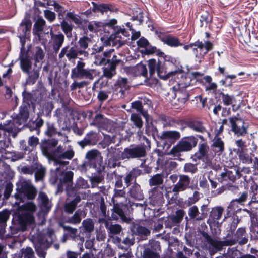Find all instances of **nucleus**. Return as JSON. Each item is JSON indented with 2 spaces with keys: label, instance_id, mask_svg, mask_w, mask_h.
I'll use <instances>...</instances> for the list:
<instances>
[{
  "label": "nucleus",
  "instance_id": "obj_1",
  "mask_svg": "<svg viewBox=\"0 0 258 258\" xmlns=\"http://www.w3.org/2000/svg\"><path fill=\"white\" fill-rule=\"evenodd\" d=\"M197 142L198 139L193 136L182 138L171 149L169 154L173 155L174 156H178L181 152L190 151L194 147L196 146Z\"/></svg>",
  "mask_w": 258,
  "mask_h": 258
},
{
  "label": "nucleus",
  "instance_id": "obj_2",
  "mask_svg": "<svg viewBox=\"0 0 258 258\" xmlns=\"http://www.w3.org/2000/svg\"><path fill=\"white\" fill-rule=\"evenodd\" d=\"M18 193L15 195L16 199L22 198L32 200L35 198L37 191L29 180H22L18 185Z\"/></svg>",
  "mask_w": 258,
  "mask_h": 258
},
{
  "label": "nucleus",
  "instance_id": "obj_3",
  "mask_svg": "<svg viewBox=\"0 0 258 258\" xmlns=\"http://www.w3.org/2000/svg\"><path fill=\"white\" fill-rule=\"evenodd\" d=\"M85 63L78 61L75 68L72 69L71 78L72 79H87L92 80L94 78V70L91 69H85Z\"/></svg>",
  "mask_w": 258,
  "mask_h": 258
},
{
  "label": "nucleus",
  "instance_id": "obj_4",
  "mask_svg": "<svg viewBox=\"0 0 258 258\" xmlns=\"http://www.w3.org/2000/svg\"><path fill=\"white\" fill-rule=\"evenodd\" d=\"M23 212L19 216L20 222L23 225L31 224L34 221L33 213L36 211L37 207L31 202H27L22 206Z\"/></svg>",
  "mask_w": 258,
  "mask_h": 258
},
{
  "label": "nucleus",
  "instance_id": "obj_5",
  "mask_svg": "<svg viewBox=\"0 0 258 258\" xmlns=\"http://www.w3.org/2000/svg\"><path fill=\"white\" fill-rule=\"evenodd\" d=\"M146 152L144 146L131 145L125 148L120 155L121 159L139 158L146 156Z\"/></svg>",
  "mask_w": 258,
  "mask_h": 258
},
{
  "label": "nucleus",
  "instance_id": "obj_6",
  "mask_svg": "<svg viewBox=\"0 0 258 258\" xmlns=\"http://www.w3.org/2000/svg\"><path fill=\"white\" fill-rule=\"evenodd\" d=\"M74 154L73 149L71 146H69L66 150L62 146L59 145L56 148V151L53 155L54 161L56 164L66 165L68 162L61 161V159L70 160L73 158Z\"/></svg>",
  "mask_w": 258,
  "mask_h": 258
},
{
  "label": "nucleus",
  "instance_id": "obj_7",
  "mask_svg": "<svg viewBox=\"0 0 258 258\" xmlns=\"http://www.w3.org/2000/svg\"><path fill=\"white\" fill-rule=\"evenodd\" d=\"M29 117L28 109L26 107H21L20 110V113L17 118L13 120V121H10L8 125L0 124V129L7 131L8 132H12L16 127L17 125H20L25 122Z\"/></svg>",
  "mask_w": 258,
  "mask_h": 258
},
{
  "label": "nucleus",
  "instance_id": "obj_8",
  "mask_svg": "<svg viewBox=\"0 0 258 258\" xmlns=\"http://www.w3.org/2000/svg\"><path fill=\"white\" fill-rule=\"evenodd\" d=\"M206 239L207 243L210 245L209 250L211 255L213 254L217 251L220 250L223 246L233 245L237 242V240L235 239L219 241L211 238L208 235H206Z\"/></svg>",
  "mask_w": 258,
  "mask_h": 258
},
{
  "label": "nucleus",
  "instance_id": "obj_9",
  "mask_svg": "<svg viewBox=\"0 0 258 258\" xmlns=\"http://www.w3.org/2000/svg\"><path fill=\"white\" fill-rule=\"evenodd\" d=\"M192 51L197 58H203L205 55L213 49V44L209 41H197L194 43Z\"/></svg>",
  "mask_w": 258,
  "mask_h": 258
},
{
  "label": "nucleus",
  "instance_id": "obj_10",
  "mask_svg": "<svg viewBox=\"0 0 258 258\" xmlns=\"http://www.w3.org/2000/svg\"><path fill=\"white\" fill-rule=\"evenodd\" d=\"M232 131L237 136H243L247 133V126L240 118L232 117L229 119Z\"/></svg>",
  "mask_w": 258,
  "mask_h": 258
},
{
  "label": "nucleus",
  "instance_id": "obj_11",
  "mask_svg": "<svg viewBox=\"0 0 258 258\" xmlns=\"http://www.w3.org/2000/svg\"><path fill=\"white\" fill-rule=\"evenodd\" d=\"M46 24L45 20L42 17H38L36 20L33 28V34L35 39L42 44H45L46 40L43 38L42 31Z\"/></svg>",
  "mask_w": 258,
  "mask_h": 258
},
{
  "label": "nucleus",
  "instance_id": "obj_12",
  "mask_svg": "<svg viewBox=\"0 0 258 258\" xmlns=\"http://www.w3.org/2000/svg\"><path fill=\"white\" fill-rule=\"evenodd\" d=\"M81 53H83V51H79L77 45L75 44L71 47L67 46L63 47L59 54L58 57L59 58L62 59L66 56L70 60L76 59L78 56H81Z\"/></svg>",
  "mask_w": 258,
  "mask_h": 258
},
{
  "label": "nucleus",
  "instance_id": "obj_13",
  "mask_svg": "<svg viewBox=\"0 0 258 258\" xmlns=\"http://www.w3.org/2000/svg\"><path fill=\"white\" fill-rule=\"evenodd\" d=\"M58 144V140L56 139L48 140L44 142L41 146V148L43 154L46 156L54 160V152L56 151V149H53V148L56 146Z\"/></svg>",
  "mask_w": 258,
  "mask_h": 258
},
{
  "label": "nucleus",
  "instance_id": "obj_14",
  "mask_svg": "<svg viewBox=\"0 0 258 258\" xmlns=\"http://www.w3.org/2000/svg\"><path fill=\"white\" fill-rule=\"evenodd\" d=\"M149 68L151 76L156 72L160 78L164 80L167 79L168 77L166 75L164 67L159 61H156L155 59H150L149 61Z\"/></svg>",
  "mask_w": 258,
  "mask_h": 258
},
{
  "label": "nucleus",
  "instance_id": "obj_15",
  "mask_svg": "<svg viewBox=\"0 0 258 258\" xmlns=\"http://www.w3.org/2000/svg\"><path fill=\"white\" fill-rule=\"evenodd\" d=\"M190 178L185 175H180L178 182L173 186L172 191L175 193L185 190L189 186Z\"/></svg>",
  "mask_w": 258,
  "mask_h": 258
},
{
  "label": "nucleus",
  "instance_id": "obj_16",
  "mask_svg": "<svg viewBox=\"0 0 258 258\" xmlns=\"http://www.w3.org/2000/svg\"><path fill=\"white\" fill-rule=\"evenodd\" d=\"M50 34L51 39L49 43L52 46L54 51L57 53L64 41V36L62 33L55 34L51 30L50 31Z\"/></svg>",
  "mask_w": 258,
  "mask_h": 258
},
{
  "label": "nucleus",
  "instance_id": "obj_17",
  "mask_svg": "<svg viewBox=\"0 0 258 258\" xmlns=\"http://www.w3.org/2000/svg\"><path fill=\"white\" fill-rule=\"evenodd\" d=\"M113 203L114 206L112 209L113 212L111 215V218L114 220H117L120 218L124 222H129L130 220V218L125 216L121 208L123 204L122 203L118 202H114Z\"/></svg>",
  "mask_w": 258,
  "mask_h": 258
},
{
  "label": "nucleus",
  "instance_id": "obj_18",
  "mask_svg": "<svg viewBox=\"0 0 258 258\" xmlns=\"http://www.w3.org/2000/svg\"><path fill=\"white\" fill-rule=\"evenodd\" d=\"M91 39L87 36H83L80 38L77 43L75 45H77L78 49L79 51H83V53H81L82 57L80 58L81 59H83V57H87L88 56V52L86 51L88 47V44L91 42Z\"/></svg>",
  "mask_w": 258,
  "mask_h": 258
},
{
  "label": "nucleus",
  "instance_id": "obj_19",
  "mask_svg": "<svg viewBox=\"0 0 258 258\" xmlns=\"http://www.w3.org/2000/svg\"><path fill=\"white\" fill-rule=\"evenodd\" d=\"M130 85L128 80L125 78H119L114 84V88L117 93H120L122 97L124 91L129 89Z\"/></svg>",
  "mask_w": 258,
  "mask_h": 258
},
{
  "label": "nucleus",
  "instance_id": "obj_20",
  "mask_svg": "<svg viewBox=\"0 0 258 258\" xmlns=\"http://www.w3.org/2000/svg\"><path fill=\"white\" fill-rule=\"evenodd\" d=\"M160 137L162 140L169 141L173 143L180 138V133L176 131H166L161 133Z\"/></svg>",
  "mask_w": 258,
  "mask_h": 258
},
{
  "label": "nucleus",
  "instance_id": "obj_21",
  "mask_svg": "<svg viewBox=\"0 0 258 258\" xmlns=\"http://www.w3.org/2000/svg\"><path fill=\"white\" fill-rule=\"evenodd\" d=\"M38 200L41 210L44 212H47L51 207V203L46 194L43 192H40Z\"/></svg>",
  "mask_w": 258,
  "mask_h": 258
},
{
  "label": "nucleus",
  "instance_id": "obj_22",
  "mask_svg": "<svg viewBox=\"0 0 258 258\" xmlns=\"http://www.w3.org/2000/svg\"><path fill=\"white\" fill-rule=\"evenodd\" d=\"M221 176L224 180L229 179L234 182L237 178H240L241 174L239 170L233 169L232 170H226L225 172L222 173Z\"/></svg>",
  "mask_w": 258,
  "mask_h": 258
},
{
  "label": "nucleus",
  "instance_id": "obj_23",
  "mask_svg": "<svg viewBox=\"0 0 258 258\" xmlns=\"http://www.w3.org/2000/svg\"><path fill=\"white\" fill-rule=\"evenodd\" d=\"M129 36L128 32L124 29H120L114 35L113 39L115 42L119 43V46H121L125 44L126 39Z\"/></svg>",
  "mask_w": 258,
  "mask_h": 258
},
{
  "label": "nucleus",
  "instance_id": "obj_24",
  "mask_svg": "<svg viewBox=\"0 0 258 258\" xmlns=\"http://www.w3.org/2000/svg\"><path fill=\"white\" fill-rule=\"evenodd\" d=\"M209 147L206 143H200L198 151L195 154V157L199 160L208 158Z\"/></svg>",
  "mask_w": 258,
  "mask_h": 258
},
{
  "label": "nucleus",
  "instance_id": "obj_25",
  "mask_svg": "<svg viewBox=\"0 0 258 258\" xmlns=\"http://www.w3.org/2000/svg\"><path fill=\"white\" fill-rule=\"evenodd\" d=\"M47 4V5H51L54 7V10L58 13V18L59 19H63L67 10L62 6L54 0L48 1Z\"/></svg>",
  "mask_w": 258,
  "mask_h": 258
},
{
  "label": "nucleus",
  "instance_id": "obj_26",
  "mask_svg": "<svg viewBox=\"0 0 258 258\" xmlns=\"http://www.w3.org/2000/svg\"><path fill=\"white\" fill-rule=\"evenodd\" d=\"M81 201V198L79 196H77L74 200L69 201L67 200L64 206V209L66 212L68 213H72L75 210L77 205Z\"/></svg>",
  "mask_w": 258,
  "mask_h": 258
},
{
  "label": "nucleus",
  "instance_id": "obj_27",
  "mask_svg": "<svg viewBox=\"0 0 258 258\" xmlns=\"http://www.w3.org/2000/svg\"><path fill=\"white\" fill-rule=\"evenodd\" d=\"M134 233L141 236H147L150 234V230L140 224H135L132 228Z\"/></svg>",
  "mask_w": 258,
  "mask_h": 258
},
{
  "label": "nucleus",
  "instance_id": "obj_28",
  "mask_svg": "<svg viewBox=\"0 0 258 258\" xmlns=\"http://www.w3.org/2000/svg\"><path fill=\"white\" fill-rule=\"evenodd\" d=\"M20 64L22 71L27 73H29L32 63L30 58L26 55H23L20 58Z\"/></svg>",
  "mask_w": 258,
  "mask_h": 258
},
{
  "label": "nucleus",
  "instance_id": "obj_29",
  "mask_svg": "<svg viewBox=\"0 0 258 258\" xmlns=\"http://www.w3.org/2000/svg\"><path fill=\"white\" fill-rule=\"evenodd\" d=\"M129 193L132 198L136 200H142L144 199V195L141 190L140 186L137 184H135L132 186Z\"/></svg>",
  "mask_w": 258,
  "mask_h": 258
},
{
  "label": "nucleus",
  "instance_id": "obj_30",
  "mask_svg": "<svg viewBox=\"0 0 258 258\" xmlns=\"http://www.w3.org/2000/svg\"><path fill=\"white\" fill-rule=\"evenodd\" d=\"M161 40L164 43L171 47H177L182 45L177 38L172 36H165L161 39Z\"/></svg>",
  "mask_w": 258,
  "mask_h": 258
},
{
  "label": "nucleus",
  "instance_id": "obj_31",
  "mask_svg": "<svg viewBox=\"0 0 258 258\" xmlns=\"http://www.w3.org/2000/svg\"><path fill=\"white\" fill-rule=\"evenodd\" d=\"M80 229H82L85 233H90L94 231V223L91 219H86L83 221Z\"/></svg>",
  "mask_w": 258,
  "mask_h": 258
},
{
  "label": "nucleus",
  "instance_id": "obj_32",
  "mask_svg": "<svg viewBox=\"0 0 258 258\" xmlns=\"http://www.w3.org/2000/svg\"><path fill=\"white\" fill-rule=\"evenodd\" d=\"M188 126L195 132L204 133L207 132L205 127L202 122L198 120L190 121L188 123Z\"/></svg>",
  "mask_w": 258,
  "mask_h": 258
},
{
  "label": "nucleus",
  "instance_id": "obj_33",
  "mask_svg": "<svg viewBox=\"0 0 258 258\" xmlns=\"http://www.w3.org/2000/svg\"><path fill=\"white\" fill-rule=\"evenodd\" d=\"M132 71L135 76L146 77L147 75V69L146 66L142 63H139L132 69Z\"/></svg>",
  "mask_w": 258,
  "mask_h": 258
},
{
  "label": "nucleus",
  "instance_id": "obj_34",
  "mask_svg": "<svg viewBox=\"0 0 258 258\" xmlns=\"http://www.w3.org/2000/svg\"><path fill=\"white\" fill-rule=\"evenodd\" d=\"M235 144L236 146V148L234 149V151L237 154L247 151L246 141L243 140L242 139L235 140Z\"/></svg>",
  "mask_w": 258,
  "mask_h": 258
},
{
  "label": "nucleus",
  "instance_id": "obj_35",
  "mask_svg": "<svg viewBox=\"0 0 258 258\" xmlns=\"http://www.w3.org/2000/svg\"><path fill=\"white\" fill-rule=\"evenodd\" d=\"M224 209L221 207H216L212 208L210 214V217L214 220L220 219L222 215Z\"/></svg>",
  "mask_w": 258,
  "mask_h": 258
},
{
  "label": "nucleus",
  "instance_id": "obj_36",
  "mask_svg": "<svg viewBox=\"0 0 258 258\" xmlns=\"http://www.w3.org/2000/svg\"><path fill=\"white\" fill-rule=\"evenodd\" d=\"M116 74V68L109 64L103 68V76L110 79Z\"/></svg>",
  "mask_w": 258,
  "mask_h": 258
},
{
  "label": "nucleus",
  "instance_id": "obj_37",
  "mask_svg": "<svg viewBox=\"0 0 258 258\" xmlns=\"http://www.w3.org/2000/svg\"><path fill=\"white\" fill-rule=\"evenodd\" d=\"M163 182V176L162 174H157L152 176L149 180L150 186H157L161 185Z\"/></svg>",
  "mask_w": 258,
  "mask_h": 258
},
{
  "label": "nucleus",
  "instance_id": "obj_38",
  "mask_svg": "<svg viewBox=\"0 0 258 258\" xmlns=\"http://www.w3.org/2000/svg\"><path fill=\"white\" fill-rule=\"evenodd\" d=\"M81 214V211H77L72 216L66 219V222L74 225L80 223L82 220Z\"/></svg>",
  "mask_w": 258,
  "mask_h": 258
},
{
  "label": "nucleus",
  "instance_id": "obj_39",
  "mask_svg": "<svg viewBox=\"0 0 258 258\" xmlns=\"http://www.w3.org/2000/svg\"><path fill=\"white\" fill-rule=\"evenodd\" d=\"M247 197V192H244L242 194H241L240 196L238 199L233 200L232 202L230 203V205L228 207V212H230L231 211V209H232L235 202H236L241 205H243L244 203L246 201Z\"/></svg>",
  "mask_w": 258,
  "mask_h": 258
},
{
  "label": "nucleus",
  "instance_id": "obj_40",
  "mask_svg": "<svg viewBox=\"0 0 258 258\" xmlns=\"http://www.w3.org/2000/svg\"><path fill=\"white\" fill-rule=\"evenodd\" d=\"M31 24L27 20L22 21L20 25L19 30L22 32L20 34L21 36H26V33L28 31L30 30Z\"/></svg>",
  "mask_w": 258,
  "mask_h": 258
},
{
  "label": "nucleus",
  "instance_id": "obj_41",
  "mask_svg": "<svg viewBox=\"0 0 258 258\" xmlns=\"http://www.w3.org/2000/svg\"><path fill=\"white\" fill-rule=\"evenodd\" d=\"M181 122V120H176L174 118L167 117L164 118V126L166 127H175L177 124H180Z\"/></svg>",
  "mask_w": 258,
  "mask_h": 258
},
{
  "label": "nucleus",
  "instance_id": "obj_42",
  "mask_svg": "<svg viewBox=\"0 0 258 258\" xmlns=\"http://www.w3.org/2000/svg\"><path fill=\"white\" fill-rule=\"evenodd\" d=\"M131 120L137 127L139 128L142 127L143 122L139 115L136 113L132 114L131 116Z\"/></svg>",
  "mask_w": 258,
  "mask_h": 258
},
{
  "label": "nucleus",
  "instance_id": "obj_43",
  "mask_svg": "<svg viewBox=\"0 0 258 258\" xmlns=\"http://www.w3.org/2000/svg\"><path fill=\"white\" fill-rule=\"evenodd\" d=\"M160 255L157 250L155 251L150 249H145L143 252V258H159Z\"/></svg>",
  "mask_w": 258,
  "mask_h": 258
},
{
  "label": "nucleus",
  "instance_id": "obj_44",
  "mask_svg": "<svg viewBox=\"0 0 258 258\" xmlns=\"http://www.w3.org/2000/svg\"><path fill=\"white\" fill-rule=\"evenodd\" d=\"M185 215V212L183 210L180 209L176 212V214L171 217V219L176 223H179L182 220Z\"/></svg>",
  "mask_w": 258,
  "mask_h": 258
},
{
  "label": "nucleus",
  "instance_id": "obj_45",
  "mask_svg": "<svg viewBox=\"0 0 258 258\" xmlns=\"http://www.w3.org/2000/svg\"><path fill=\"white\" fill-rule=\"evenodd\" d=\"M188 215L191 218H195L197 220H201L203 219L201 217H198L200 214L198 208L196 206L191 207L188 211Z\"/></svg>",
  "mask_w": 258,
  "mask_h": 258
},
{
  "label": "nucleus",
  "instance_id": "obj_46",
  "mask_svg": "<svg viewBox=\"0 0 258 258\" xmlns=\"http://www.w3.org/2000/svg\"><path fill=\"white\" fill-rule=\"evenodd\" d=\"M27 74L29 75V76L27 80V82L28 84H33L36 82V80L38 78L39 75L38 71L36 70H34L31 72H29V73Z\"/></svg>",
  "mask_w": 258,
  "mask_h": 258
},
{
  "label": "nucleus",
  "instance_id": "obj_47",
  "mask_svg": "<svg viewBox=\"0 0 258 258\" xmlns=\"http://www.w3.org/2000/svg\"><path fill=\"white\" fill-rule=\"evenodd\" d=\"M132 107L136 109L137 111L140 112L144 117H146L147 115L146 111L143 110V106L140 101H137L132 102Z\"/></svg>",
  "mask_w": 258,
  "mask_h": 258
},
{
  "label": "nucleus",
  "instance_id": "obj_48",
  "mask_svg": "<svg viewBox=\"0 0 258 258\" xmlns=\"http://www.w3.org/2000/svg\"><path fill=\"white\" fill-rule=\"evenodd\" d=\"M221 99L224 104L228 106L233 104L235 101V98L233 96L229 95L227 94L222 93L221 94Z\"/></svg>",
  "mask_w": 258,
  "mask_h": 258
},
{
  "label": "nucleus",
  "instance_id": "obj_49",
  "mask_svg": "<svg viewBox=\"0 0 258 258\" xmlns=\"http://www.w3.org/2000/svg\"><path fill=\"white\" fill-rule=\"evenodd\" d=\"M247 152H243L239 154H237L240 160L243 163L245 164H250L252 162V159L251 157H250L248 154L246 153Z\"/></svg>",
  "mask_w": 258,
  "mask_h": 258
},
{
  "label": "nucleus",
  "instance_id": "obj_50",
  "mask_svg": "<svg viewBox=\"0 0 258 258\" xmlns=\"http://www.w3.org/2000/svg\"><path fill=\"white\" fill-rule=\"evenodd\" d=\"M106 228L109 230L110 233L113 234H117L122 230V227L118 224H111L106 225Z\"/></svg>",
  "mask_w": 258,
  "mask_h": 258
},
{
  "label": "nucleus",
  "instance_id": "obj_51",
  "mask_svg": "<svg viewBox=\"0 0 258 258\" xmlns=\"http://www.w3.org/2000/svg\"><path fill=\"white\" fill-rule=\"evenodd\" d=\"M99 152L97 150L89 151L86 154V158L90 161L95 160L99 155Z\"/></svg>",
  "mask_w": 258,
  "mask_h": 258
},
{
  "label": "nucleus",
  "instance_id": "obj_52",
  "mask_svg": "<svg viewBox=\"0 0 258 258\" xmlns=\"http://www.w3.org/2000/svg\"><path fill=\"white\" fill-rule=\"evenodd\" d=\"M114 194L112 197V201L113 203L118 202L117 198L119 197H124L125 192L124 190V188L122 189H114Z\"/></svg>",
  "mask_w": 258,
  "mask_h": 258
},
{
  "label": "nucleus",
  "instance_id": "obj_53",
  "mask_svg": "<svg viewBox=\"0 0 258 258\" xmlns=\"http://www.w3.org/2000/svg\"><path fill=\"white\" fill-rule=\"evenodd\" d=\"M44 15L45 18L50 22H53L56 19L55 13L54 12L51 11L49 10H44Z\"/></svg>",
  "mask_w": 258,
  "mask_h": 258
},
{
  "label": "nucleus",
  "instance_id": "obj_54",
  "mask_svg": "<svg viewBox=\"0 0 258 258\" xmlns=\"http://www.w3.org/2000/svg\"><path fill=\"white\" fill-rule=\"evenodd\" d=\"M200 198V194L198 191H195L194 192L192 196L188 198L186 203L188 206L191 205L197 202Z\"/></svg>",
  "mask_w": 258,
  "mask_h": 258
},
{
  "label": "nucleus",
  "instance_id": "obj_55",
  "mask_svg": "<svg viewBox=\"0 0 258 258\" xmlns=\"http://www.w3.org/2000/svg\"><path fill=\"white\" fill-rule=\"evenodd\" d=\"M87 81H83L81 82L74 81L70 86L71 90H74L77 88H82L84 86L88 85Z\"/></svg>",
  "mask_w": 258,
  "mask_h": 258
},
{
  "label": "nucleus",
  "instance_id": "obj_56",
  "mask_svg": "<svg viewBox=\"0 0 258 258\" xmlns=\"http://www.w3.org/2000/svg\"><path fill=\"white\" fill-rule=\"evenodd\" d=\"M22 254L24 258H35L32 249L30 247L23 249L22 250Z\"/></svg>",
  "mask_w": 258,
  "mask_h": 258
},
{
  "label": "nucleus",
  "instance_id": "obj_57",
  "mask_svg": "<svg viewBox=\"0 0 258 258\" xmlns=\"http://www.w3.org/2000/svg\"><path fill=\"white\" fill-rule=\"evenodd\" d=\"M66 16L76 24H80L81 23L80 17L79 16L75 15L73 12L67 13L66 14Z\"/></svg>",
  "mask_w": 258,
  "mask_h": 258
},
{
  "label": "nucleus",
  "instance_id": "obj_58",
  "mask_svg": "<svg viewBox=\"0 0 258 258\" xmlns=\"http://www.w3.org/2000/svg\"><path fill=\"white\" fill-rule=\"evenodd\" d=\"M88 187L87 182L81 177L79 178L76 182V187L78 189H86Z\"/></svg>",
  "mask_w": 258,
  "mask_h": 258
},
{
  "label": "nucleus",
  "instance_id": "obj_59",
  "mask_svg": "<svg viewBox=\"0 0 258 258\" xmlns=\"http://www.w3.org/2000/svg\"><path fill=\"white\" fill-rule=\"evenodd\" d=\"M61 27L64 33L67 35L70 33L72 30V26L64 20L61 22Z\"/></svg>",
  "mask_w": 258,
  "mask_h": 258
},
{
  "label": "nucleus",
  "instance_id": "obj_60",
  "mask_svg": "<svg viewBox=\"0 0 258 258\" xmlns=\"http://www.w3.org/2000/svg\"><path fill=\"white\" fill-rule=\"evenodd\" d=\"M184 171L185 172H190L191 173H195L197 171V168L196 166L192 163L185 164L184 167Z\"/></svg>",
  "mask_w": 258,
  "mask_h": 258
},
{
  "label": "nucleus",
  "instance_id": "obj_61",
  "mask_svg": "<svg viewBox=\"0 0 258 258\" xmlns=\"http://www.w3.org/2000/svg\"><path fill=\"white\" fill-rule=\"evenodd\" d=\"M213 146L218 148V151H222L224 149V143L221 139L217 137H215L213 140Z\"/></svg>",
  "mask_w": 258,
  "mask_h": 258
},
{
  "label": "nucleus",
  "instance_id": "obj_62",
  "mask_svg": "<svg viewBox=\"0 0 258 258\" xmlns=\"http://www.w3.org/2000/svg\"><path fill=\"white\" fill-rule=\"evenodd\" d=\"M45 172V169L42 167L37 168V170L35 173V179L36 180L38 181L42 179Z\"/></svg>",
  "mask_w": 258,
  "mask_h": 258
},
{
  "label": "nucleus",
  "instance_id": "obj_63",
  "mask_svg": "<svg viewBox=\"0 0 258 258\" xmlns=\"http://www.w3.org/2000/svg\"><path fill=\"white\" fill-rule=\"evenodd\" d=\"M135 177V172L134 170H131L126 173L124 180L127 187L130 185L131 182Z\"/></svg>",
  "mask_w": 258,
  "mask_h": 258
},
{
  "label": "nucleus",
  "instance_id": "obj_64",
  "mask_svg": "<svg viewBox=\"0 0 258 258\" xmlns=\"http://www.w3.org/2000/svg\"><path fill=\"white\" fill-rule=\"evenodd\" d=\"M95 63L99 65L105 64L107 62H109L110 60H106V59L102 56V55L97 54L95 55Z\"/></svg>",
  "mask_w": 258,
  "mask_h": 258
}]
</instances>
